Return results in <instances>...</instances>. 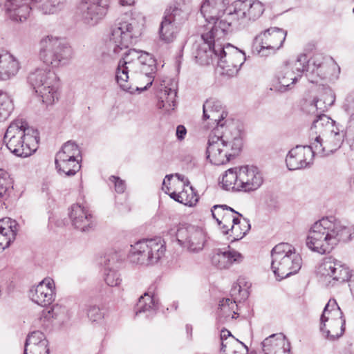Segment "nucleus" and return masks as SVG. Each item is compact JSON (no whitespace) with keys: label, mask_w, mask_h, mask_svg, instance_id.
Returning a JSON list of instances; mask_svg holds the SVG:
<instances>
[{"label":"nucleus","mask_w":354,"mask_h":354,"mask_svg":"<svg viewBox=\"0 0 354 354\" xmlns=\"http://www.w3.org/2000/svg\"><path fill=\"white\" fill-rule=\"evenodd\" d=\"M104 281L108 286L114 287L120 285L122 279L116 270L105 268Z\"/></svg>","instance_id":"8fccbe9b"},{"label":"nucleus","mask_w":354,"mask_h":354,"mask_svg":"<svg viewBox=\"0 0 354 354\" xmlns=\"http://www.w3.org/2000/svg\"><path fill=\"white\" fill-rule=\"evenodd\" d=\"M38 133L22 120L13 121L8 127L3 138L7 148L17 156L26 158L37 148Z\"/></svg>","instance_id":"39448f33"},{"label":"nucleus","mask_w":354,"mask_h":354,"mask_svg":"<svg viewBox=\"0 0 354 354\" xmlns=\"http://www.w3.org/2000/svg\"><path fill=\"white\" fill-rule=\"evenodd\" d=\"M144 18L122 17L111 28L108 46L115 55L136 43L142 35Z\"/></svg>","instance_id":"0eeeda50"},{"label":"nucleus","mask_w":354,"mask_h":354,"mask_svg":"<svg viewBox=\"0 0 354 354\" xmlns=\"http://www.w3.org/2000/svg\"><path fill=\"white\" fill-rule=\"evenodd\" d=\"M263 183L261 172L254 166L244 165L227 169L222 178L226 190L250 192L259 189Z\"/></svg>","instance_id":"6e6552de"},{"label":"nucleus","mask_w":354,"mask_h":354,"mask_svg":"<svg viewBox=\"0 0 354 354\" xmlns=\"http://www.w3.org/2000/svg\"><path fill=\"white\" fill-rule=\"evenodd\" d=\"M229 212L237 213L234 209L227 205H215L211 209L212 217L217 221L221 219Z\"/></svg>","instance_id":"603ef678"},{"label":"nucleus","mask_w":354,"mask_h":354,"mask_svg":"<svg viewBox=\"0 0 354 354\" xmlns=\"http://www.w3.org/2000/svg\"><path fill=\"white\" fill-rule=\"evenodd\" d=\"M20 69L19 60L12 54H0V81H6L15 77Z\"/></svg>","instance_id":"c756f323"},{"label":"nucleus","mask_w":354,"mask_h":354,"mask_svg":"<svg viewBox=\"0 0 354 354\" xmlns=\"http://www.w3.org/2000/svg\"><path fill=\"white\" fill-rule=\"evenodd\" d=\"M230 337H234L230 332L226 329L221 330V347H223V343L225 341L229 340Z\"/></svg>","instance_id":"e2e57ef3"},{"label":"nucleus","mask_w":354,"mask_h":354,"mask_svg":"<svg viewBox=\"0 0 354 354\" xmlns=\"http://www.w3.org/2000/svg\"><path fill=\"white\" fill-rule=\"evenodd\" d=\"M346 142L351 151H354V112L351 113L345 131Z\"/></svg>","instance_id":"3c124183"},{"label":"nucleus","mask_w":354,"mask_h":354,"mask_svg":"<svg viewBox=\"0 0 354 354\" xmlns=\"http://www.w3.org/2000/svg\"><path fill=\"white\" fill-rule=\"evenodd\" d=\"M86 311L88 318L92 322H100L104 318V313L100 307L95 304L86 306Z\"/></svg>","instance_id":"09e8293b"},{"label":"nucleus","mask_w":354,"mask_h":354,"mask_svg":"<svg viewBox=\"0 0 354 354\" xmlns=\"http://www.w3.org/2000/svg\"><path fill=\"white\" fill-rule=\"evenodd\" d=\"M169 20L164 18L159 30L160 39L165 43L172 42L175 39L177 33V25Z\"/></svg>","instance_id":"e433bc0d"},{"label":"nucleus","mask_w":354,"mask_h":354,"mask_svg":"<svg viewBox=\"0 0 354 354\" xmlns=\"http://www.w3.org/2000/svg\"><path fill=\"white\" fill-rule=\"evenodd\" d=\"M13 109L12 99L7 93L0 91V122L8 119Z\"/></svg>","instance_id":"ea45409f"},{"label":"nucleus","mask_w":354,"mask_h":354,"mask_svg":"<svg viewBox=\"0 0 354 354\" xmlns=\"http://www.w3.org/2000/svg\"><path fill=\"white\" fill-rule=\"evenodd\" d=\"M352 232L351 227L342 225L335 217H324L312 225L306 244L313 252L329 253L339 242L350 240Z\"/></svg>","instance_id":"f03ea898"},{"label":"nucleus","mask_w":354,"mask_h":354,"mask_svg":"<svg viewBox=\"0 0 354 354\" xmlns=\"http://www.w3.org/2000/svg\"><path fill=\"white\" fill-rule=\"evenodd\" d=\"M229 3V0H205L203 2L201 12L207 22L206 29L208 31L201 34V41H209V39L215 38L217 41L223 39H218L215 32L222 26L220 21L226 16L223 17Z\"/></svg>","instance_id":"2eb2a0df"},{"label":"nucleus","mask_w":354,"mask_h":354,"mask_svg":"<svg viewBox=\"0 0 354 354\" xmlns=\"http://www.w3.org/2000/svg\"><path fill=\"white\" fill-rule=\"evenodd\" d=\"M349 288L352 295L354 297V274L351 273V277H349Z\"/></svg>","instance_id":"69168bd1"},{"label":"nucleus","mask_w":354,"mask_h":354,"mask_svg":"<svg viewBox=\"0 0 354 354\" xmlns=\"http://www.w3.org/2000/svg\"><path fill=\"white\" fill-rule=\"evenodd\" d=\"M72 225L82 232H87L95 226L94 218L89 209L80 204H74L69 209Z\"/></svg>","instance_id":"412c9836"},{"label":"nucleus","mask_w":354,"mask_h":354,"mask_svg":"<svg viewBox=\"0 0 354 354\" xmlns=\"http://www.w3.org/2000/svg\"><path fill=\"white\" fill-rule=\"evenodd\" d=\"M171 236H175L180 245L191 252H198L204 248L206 235L199 227L192 225L175 226L168 231Z\"/></svg>","instance_id":"f3484780"},{"label":"nucleus","mask_w":354,"mask_h":354,"mask_svg":"<svg viewBox=\"0 0 354 354\" xmlns=\"http://www.w3.org/2000/svg\"><path fill=\"white\" fill-rule=\"evenodd\" d=\"M308 68L312 73L316 74L321 79H324L328 73L327 64L322 55H315L310 60H308Z\"/></svg>","instance_id":"58836bf2"},{"label":"nucleus","mask_w":354,"mask_h":354,"mask_svg":"<svg viewBox=\"0 0 354 354\" xmlns=\"http://www.w3.org/2000/svg\"><path fill=\"white\" fill-rule=\"evenodd\" d=\"M265 10L264 5L259 0H239L233 4V10L226 15L220 21L222 26L217 30L216 35L218 39H225L231 26L232 20L250 21L259 19Z\"/></svg>","instance_id":"9b49d317"},{"label":"nucleus","mask_w":354,"mask_h":354,"mask_svg":"<svg viewBox=\"0 0 354 354\" xmlns=\"http://www.w3.org/2000/svg\"><path fill=\"white\" fill-rule=\"evenodd\" d=\"M265 354H290V344L281 334H273L262 342Z\"/></svg>","instance_id":"cd10ccee"},{"label":"nucleus","mask_w":354,"mask_h":354,"mask_svg":"<svg viewBox=\"0 0 354 354\" xmlns=\"http://www.w3.org/2000/svg\"><path fill=\"white\" fill-rule=\"evenodd\" d=\"M135 3L134 0H119V3L122 6H131Z\"/></svg>","instance_id":"338daca9"},{"label":"nucleus","mask_w":354,"mask_h":354,"mask_svg":"<svg viewBox=\"0 0 354 354\" xmlns=\"http://www.w3.org/2000/svg\"><path fill=\"white\" fill-rule=\"evenodd\" d=\"M337 322V325L345 324L343 313L334 299H330L326 305L321 315L320 323ZM339 327V326H338Z\"/></svg>","instance_id":"7c9ffc66"},{"label":"nucleus","mask_w":354,"mask_h":354,"mask_svg":"<svg viewBox=\"0 0 354 354\" xmlns=\"http://www.w3.org/2000/svg\"><path fill=\"white\" fill-rule=\"evenodd\" d=\"M181 196H180V203L188 206H193L198 202V198L194 192L192 187L187 186L184 188L181 192Z\"/></svg>","instance_id":"49530a36"},{"label":"nucleus","mask_w":354,"mask_h":354,"mask_svg":"<svg viewBox=\"0 0 354 354\" xmlns=\"http://www.w3.org/2000/svg\"><path fill=\"white\" fill-rule=\"evenodd\" d=\"M304 109L308 113L316 116L317 119H319L320 115H326L324 113L328 111V108L320 98L307 102Z\"/></svg>","instance_id":"37998d69"},{"label":"nucleus","mask_w":354,"mask_h":354,"mask_svg":"<svg viewBox=\"0 0 354 354\" xmlns=\"http://www.w3.org/2000/svg\"><path fill=\"white\" fill-rule=\"evenodd\" d=\"M209 39V41H202L196 47V59L203 64H208L212 55L218 58V66L223 69V73L229 76L235 75L245 60V54L237 48L230 44H223L222 41Z\"/></svg>","instance_id":"20e7f679"},{"label":"nucleus","mask_w":354,"mask_h":354,"mask_svg":"<svg viewBox=\"0 0 354 354\" xmlns=\"http://www.w3.org/2000/svg\"><path fill=\"white\" fill-rule=\"evenodd\" d=\"M286 35V31L276 27L261 32L254 39L257 53L262 57L274 54L282 47Z\"/></svg>","instance_id":"a211bd4d"},{"label":"nucleus","mask_w":354,"mask_h":354,"mask_svg":"<svg viewBox=\"0 0 354 354\" xmlns=\"http://www.w3.org/2000/svg\"><path fill=\"white\" fill-rule=\"evenodd\" d=\"M42 342H48L43 333L39 330L31 333L26 339L24 354H27L29 346L39 345Z\"/></svg>","instance_id":"a18cd8bd"},{"label":"nucleus","mask_w":354,"mask_h":354,"mask_svg":"<svg viewBox=\"0 0 354 354\" xmlns=\"http://www.w3.org/2000/svg\"><path fill=\"white\" fill-rule=\"evenodd\" d=\"M243 290L239 285H235L231 290V295L234 297V301L231 299H223L219 302V307L217 311L218 322L221 324H227L232 322L235 318L236 294L241 293Z\"/></svg>","instance_id":"393cba45"},{"label":"nucleus","mask_w":354,"mask_h":354,"mask_svg":"<svg viewBox=\"0 0 354 354\" xmlns=\"http://www.w3.org/2000/svg\"><path fill=\"white\" fill-rule=\"evenodd\" d=\"M186 134H187V129L185 127V126H183V125H178L176 127V136L177 139L178 140L181 141V140H184Z\"/></svg>","instance_id":"052dcab7"},{"label":"nucleus","mask_w":354,"mask_h":354,"mask_svg":"<svg viewBox=\"0 0 354 354\" xmlns=\"http://www.w3.org/2000/svg\"><path fill=\"white\" fill-rule=\"evenodd\" d=\"M156 71V60L151 54L132 48L119 61L115 79L122 90L133 93L135 89L138 90V86L132 87L133 74L140 73L141 77L147 78V85L142 88L147 89L152 84Z\"/></svg>","instance_id":"f257e3e1"},{"label":"nucleus","mask_w":354,"mask_h":354,"mask_svg":"<svg viewBox=\"0 0 354 354\" xmlns=\"http://www.w3.org/2000/svg\"><path fill=\"white\" fill-rule=\"evenodd\" d=\"M271 256V268L274 275L280 279L297 273L301 267L300 255L288 243L277 245L272 249Z\"/></svg>","instance_id":"f8f14e48"},{"label":"nucleus","mask_w":354,"mask_h":354,"mask_svg":"<svg viewBox=\"0 0 354 354\" xmlns=\"http://www.w3.org/2000/svg\"><path fill=\"white\" fill-rule=\"evenodd\" d=\"M227 113L222 106L221 102L217 100L209 99L203 104V118L209 119L216 124L215 127L225 129L229 122L233 120H227Z\"/></svg>","instance_id":"4be33fe9"},{"label":"nucleus","mask_w":354,"mask_h":354,"mask_svg":"<svg viewBox=\"0 0 354 354\" xmlns=\"http://www.w3.org/2000/svg\"><path fill=\"white\" fill-rule=\"evenodd\" d=\"M42 2L39 8L45 14H54L60 10L64 5V0H38Z\"/></svg>","instance_id":"c03bdc74"},{"label":"nucleus","mask_w":354,"mask_h":354,"mask_svg":"<svg viewBox=\"0 0 354 354\" xmlns=\"http://www.w3.org/2000/svg\"><path fill=\"white\" fill-rule=\"evenodd\" d=\"M234 214H237L238 216L242 217V214L239 212L232 213L229 212L221 219H217L218 225H220L221 228L223 230V232L225 234H229V230L233 224V218H237V217H236Z\"/></svg>","instance_id":"de8ad7c7"},{"label":"nucleus","mask_w":354,"mask_h":354,"mask_svg":"<svg viewBox=\"0 0 354 354\" xmlns=\"http://www.w3.org/2000/svg\"><path fill=\"white\" fill-rule=\"evenodd\" d=\"M55 313L53 308H48L46 309H44L41 311V315L39 317V321L41 322V325L43 326H47L48 323L55 317Z\"/></svg>","instance_id":"6e6d98bb"},{"label":"nucleus","mask_w":354,"mask_h":354,"mask_svg":"<svg viewBox=\"0 0 354 354\" xmlns=\"http://www.w3.org/2000/svg\"><path fill=\"white\" fill-rule=\"evenodd\" d=\"M311 131L319 133L313 142L317 155L328 156L336 151L342 145L345 133L339 131L335 122L327 115H320L312 124Z\"/></svg>","instance_id":"423d86ee"},{"label":"nucleus","mask_w":354,"mask_h":354,"mask_svg":"<svg viewBox=\"0 0 354 354\" xmlns=\"http://www.w3.org/2000/svg\"><path fill=\"white\" fill-rule=\"evenodd\" d=\"M317 155L311 145H297L290 149L286 156V163L289 170L303 169L310 167L313 163L314 156Z\"/></svg>","instance_id":"6ab92c4d"},{"label":"nucleus","mask_w":354,"mask_h":354,"mask_svg":"<svg viewBox=\"0 0 354 354\" xmlns=\"http://www.w3.org/2000/svg\"><path fill=\"white\" fill-rule=\"evenodd\" d=\"M12 188L11 179L0 176V199L5 200L8 198Z\"/></svg>","instance_id":"864d4df0"},{"label":"nucleus","mask_w":354,"mask_h":354,"mask_svg":"<svg viewBox=\"0 0 354 354\" xmlns=\"http://www.w3.org/2000/svg\"><path fill=\"white\" fill-rule=\"evenodd\" d=\"M159 306L158 299L154 295L145 293L141 296L136 306V315L148 313L147 316L154 314Z\"/></svg>","instance_id":"2f4dec72"},{"label":"nucleus","mask_w":354,"mask_h":354,"mask_svg":"<svg viewBox=\"0 0 354 354\" xmlns=\"http://www.w3.org/2000/svg\"><path fill=\"white\" fill-rule=\"evenodd\" d=\"M162 89L160 95V101L158 106L165 109L167 112L174 109L176 106L178 84L174 79H166L161 84Z\"/></svg>","instance_id":"a878e982"},{"label":"nucleus","mask_w":354,"mask_h":354,"mask_svg":"<svg viewBox=\"0 0 354 354\" xmlns=\"http://www.w3.org/2000/svg\"><path fill=\"white\" fill-rule=\"evenodd\" d=\"M165 250V242L160 237L143 239L131 245L129 259L133 263L152 265L164 256Z\"/></svg>","instance_id":"ddd939ff"},{"label":"nucleus","mask_w":354,"mask_h":354,"mask_svg":"<svg viewBox=\"0 0 354 354\" xmlns=\"http://www.w3.org/2000/svg\"><path fill=\"white\" fill-rule=\"evenodd\" d=\"M175 176L178 178L179 182L183 184V185H185L186 183H189L188 180L185 177V176L180 174H176Z\"/></svg>","instance_id":"774afa93"},{"label":"nucleus","mask_w":354,"mask_h":354,"mask_svg":"<svg viewBox=\"0 0 354 354\" xmlns=\"http://www.w3.org/2000/svg\"><path fill=\"white\" fill-rule=\"evenodd\" d=\"M48 342H42L39 345L29 346L27 354H49Z\"/></svg>","instance_id":"5fc2aeb1"},{"label":"nucleus","mask_w":354,"mask_h":354,"mask_svg":"<svg viewBox=\"0 0 354 354\" xmlns=\"http://www.w3.org/2000/svg\"><path fill=\"white\" fill-rule=\"evenodd\" d=\"M188 15V10L170 6L167 10L166 15L164 18L170 19L171 22L178 26L187 20Z\"/></svg>","instance_id":"a19ab883"},{"label":"nucleus","mask_w":354,"mask_h":354,"mask_svg":"<svg viewBox=\"0 0 354 354\" xmlns=\"http://www.w3.org/2000/svg\"><path fill=\"white\" fill-rule=\"evenodd\" d=\"M28 82L46 105L58 101L59 82L54 71L44 67L37 68L29 73Z\"/></svg>","instance_id":"9d476101"},{"label":"nucleus","mask_w":354,"mask_h":354,"mask_svg":"<svg viewBox=\"0 0 354 354\" xmlns=\"http://www.w3.org/2000/svg\"><path fill=\"white\" fill-rule=\"evenodd\" d=\"M38 0H6L5 9L8 17L13 21H23L27 19L32 10V4Z\"/></svg>","instance_id":"5701e85b"},{"label":"nucleus","mask_w":354,"mask_h":354,"mask_svg":"<svg viewBox=\"0 0 354 354\" xmlns=\"http://www.w3.org/2000/svg\"><path fill=\"white\" fill-rule=\"evenodd\" d=\"M81 160L82 158H66L64 160V162L62 163L60 159H55V162L59 174L71 176L75 175L80 170Z\"/></svg>","instance_id":"473e14b6"},{"label":"nucleus","mask_w":354,"mask_h":354,"mask_svg":"<svg viewBox=\"0 0 354 354\" xmlns=\"http://www.w3.org/2000/svg\"><path fill=\"white\" fill-rule=\"evenodd\" d=\"M299 77L291 70L288 64H283L278 70L275 78L272 82V90L283 93L291 89Z\"/></svg>","instance_id":"b1692460"},{"label":"nucleus","mask_w":354,"mask_h":354,"mask_svg":"<svg viewBox=\"0 0 354 354\" xmlns=\"http://www.w3.org/2000/svg\"><path fill=\"white\" fill-rule=\"evenodd\" d=\"M109 3V0H80L76 15L82 24L95 26L106 17Z\"/></svg>","instance_id":"dca6fc26"},{"label":"nucleus","mask_w":354,"mask_h":354,"mask_svg":"<svg viewBox=\"0 0 354 354\" xmlns=\"http://www.w3.org/2000/svg\"><path fill=\"white\" fill-rule=\"evenodd\" d=\"M191 3V0H175L171 7L178 8L180 9H183L185 10H188L189 12V5Z\"/></svg>","instance_id":"bf43d9fd"},{"label":"nucleus","mask_w":354,"mask_h":354,"mask_svg":"<svg viewBox=\"0 0 354 354\" xmlns=\"http://www.w3.org/2000/svg\"><path fill=\"white\" fill-rule=\"evenodd\" d=\"M18 224L10 218L0 220V252L8 248L15 239Z\"/></svg>","instance_id":"c85d7f7f"},{"label":"nucleus","mask_w":354,"mask_h":354,"mask_svg":"<svg viewBox=\"0 0 354 354\" xmlns=\"http://www.w3.org/2000/svg\"><path fill=\"white\" fill-rule=\"evenodd\" d=\"M352 270L333 257H324L319 263L316 274L319 281L326 287H333L348 281Z\"/></svg>","instance_id":"4468645a"},{"label":"nucleus","mask_w":354,"mask_h":354,"mask_svg":"<svg viewBox=\"0 0 354 354\" xmlns=\"http://www.w3.org/2000/svg\"><path fill=\"white\" fill-rule=\"evenodd\" d=\"M309 62L308 57L306 55H299L297 59L290 62H286L284 64H288L291 67L292 71H295V74L299 77H301L303 73L306 71H308V63Z\"/></svg>","instance_id":"79ce46f5"},{"label":"nucleus","mask_w":354,"mask_h":354,"mask_svg":"<svg viewBox=\"0 0 354 354\" xmlns=\"http://www.w3.org/2000/svg\"><path fill=\"white\" fill-rule=\"evenodd\" d=\"M55 289L54 281L49 277L45 278L30 290L29 297L34 303L46 307L55 300Z\"/></svg>","instance_id":"aec40b11"},{"label":"nucleus","mask_w":354,"mask_h":354,"mask_svg":"<svg viewBox=\"0 0 354 354\" xmlns=\"http://www.w3.org/2000/svg\"><path fill=\"white\" fill-rule=\"evenodd\" d=\"M250 223L248 219L243 218L241 220L239 217L233 218V224L229 230V234L232 236V241L241 239L250 230Z\"/></svg>","instance_id":"72a5a7b5"},{"label":"nucleus","mask_w":354,"mask_h":354,"mask_svg":"<svg viewBox=\"0 0 354 354\" xmlns=\"http://www.w3.org/2000/svg\"><path fill=\"white\" fill-rule=\"evenodd\" d=\"M165 192L168 194L171 198H173L174 201L180 203V196H181V192H176L174 191L170 192L169 187L167 186H165Z\"/></svg>","instance_id":"680f3d73"},{"label":"nucleus","mask_w":354,"mask_h":354,"mask_svg":"<svg viewBox=\"0 0 354 354\" xmlns=\"http://www.w3.org/2000/svg\"><path fill=\"white\" fill-rule=\"evenodd\" d=\"M221 351L223 354H248V350L243 342L230 337L229 340L223 342Z\"/></svg>","instance_id":"4c0bfd02"},{"label":"nucleus","mask_w":354,"mask_h":354,"mask_svg":"<svg viewBox=\"0 0 354 354\" xmlns=\"http://www.w3.org/2000/svg\"><path fill=\"white\" fill-rule=\"evenodd\" d=\"M66 158H82L80 149L73 141L64 143L55 156V159H60L62 163Z\"/></svg>","instance_id":"f704fd0d"},{"label":"nucleus","mask_w":354,"mask_h":354,"mask_svg":"<svg viewBox=\"0 0 354 354\" xmlns=\"http://www.w3.org/2000/svg\"><path fill=\"white\" fill-rule=\"evenodd\" d=\"M109 180L114 185L115 190L119 194L124 193L126 189V183L124 180L119 177L111 176Z\"/></svg>","instance_id":"13d9d810"},{"label":"nucleus","mask_w":354,"mask_h":354,"mask_svg":"<svg viewBox=\"0 0 354 354\" xmlns=\"http://www.w3.org/2000/svg\"><path fill=\"white\" fill-rule=\"evenodd\" d=\"M337 323V322L320 323V330L326 339L335 340L344 334L345 324H341L339 327Z\"/></svg>","instance_id":"c9c22d12"},{"label":"nucleus","mask_w":354,"mask_h":354,"mask_svg":"<svg viewBox=\"0 0 354 354\" xmlns=\"http://www.w3.org/2000/svg\"><path fill=\"white\" fill-rule=\"evenodd\" d=\"M346 110L348 112L354 111V104H353V96H349L346 99V104H345Z\"/></svg>","instance_id":"0e129e2a"},{"label":"nucleus","mask_w":354,"mask_h":354,"mask_svg":"<svg viewBox=\"0 0 354 354\" xmlns=\"http://www.w3.org/2000/svg\"><path fill=\"white\" fill-rule=\"evenodd\" d=\"M320 99L324 102L328 109L333 105L335 101V95L330 89L326 90L321 95Z\"/></svg>","instance_id":"4d7b16f0"},{"label":"nucleus","mask_w":354,"mask_h":354,"mask_svg":"<svg viewBox=\"0 0 354 354\" xmlns=\"http://www.w3.org/2000/svg\"><path fill=\"white\" fill-rule=\"evenodd\" d=\"M243 141L241 133L234 122H229L225 129L214 127L211 131L207 147V158L216 165L228 162L232 156L241 151Z\"/></svg>","instance_id":"7ed1b4c3"},{"label":"nucleus","mask_w":354,"mask_h":354,"mask_svg":"<svg viewBox=\"0 0 354 354\" xmlns=\"http://www.w3.org/2000/svg\"><path fill=\"white\" fill-rule=\"evenodd\" d=\"M243 256L234 250L216 249L213 252L211 257L212 263L218 269H227L234 263L242 261Z\"/></svg>","instance_id":"bb28decb"},{"label":"nucleus","mask_w":354,"mask_h":354,"mask_svg":"<svg viewBox=\"0 0 354 354\" xmlns=\"http://www.w3.org/2000/svg\"><path fill=\"white\" fill-rule=\"evenodd\" d=\"M72 56V49L62 37L53 35L43 37L39 42V58L46 66L58 68L66 65Z\"/></svg>","instance_id":"1a4fd4ad"}]
</instances>
